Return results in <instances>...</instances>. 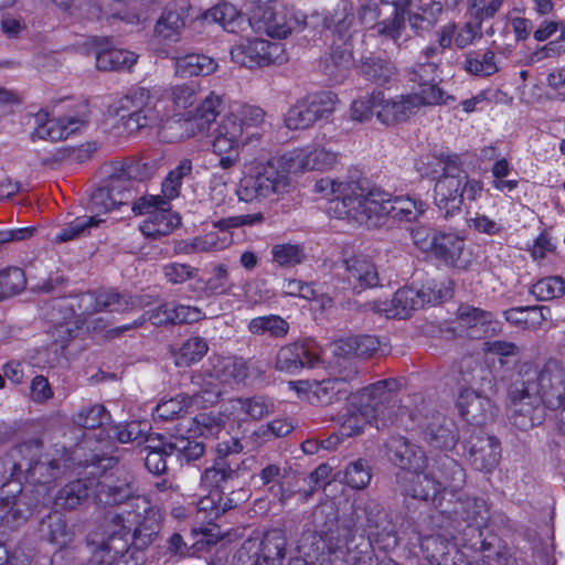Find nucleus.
I'll return each instance as SVG.
<instances>
[{
    "instance_id": "nucleus-1",
    "label": "nucleus",
    "mask_w": 565,
    "mask_h": 565,
    "mask_svg": "<svg viewBox=\"0 0 565 565\" xmlns=\"http://www.w3.org/2000/svg\"><path fill=\"white\" fill-rule=\"evenodd\" d=\"M94 499L97 504L107 507L125 504L120 513L114 515L106 525V539L94 552V561L99 565H143L141 552L148 547L159 532L156 512L143 498L134 495L131 483L105 477L96 484Z\"/></svg>"
},
{
    "instance_id": "nucleus-2",
    "label": "nucleus",
    "mask_w": 565,
    "mask_h": 565,
    "mask_svg": "<svg viewBox=\"0 0 565 565\" xmlns=\"http://www.w3.org/2000/svg\"><path fill=\"white\" fill-rule=\"evenodd\" d=\"M547 408L561 412L565 427V369L557 360L524 371L522 386L510 393L509 418L529 430L544 420Z\"/></svg>"
},
{
    "instance_id": "nucleus-3",
    "label": "nucleus",
    "mask_w": 565,
    "mask_h": 565,
    "mask_svg": "<svg viewBox=\"0 0 565 565\" xmlns=\"http://www.w3.org/2000/svg\"><path fill=\"white\" fill-rule=\"evenodd\" d=\"M266 111L256 105H234L213 131L212 151L218 157V167L230 170L241 160V150L263 138Z\"/></svg>"
},
{
    "instance_id": "nucleus-4",
    "label": "nucleus",
    "mask_w": 565,
    "mask_h": 565,
    "mask_svg": "<svg viewBox=\"0 0 565 565\" xmlns=\"http://www.w3.org/2000/svg\"><path fill=\"white\" fill-rule=\"evenodd\" d=\"M291 174L297 173L285 153L260 164L254 173L244 174L235 193L245 203L275 202L290 191Z\"/></svg>"
},
{
    "instance_id": "nucleus-5",
    "label": "nucleus",
    "mask_w": 565,
    "mask_h": 565,
    "mask_svg": "<svg viewBox=\"0 0 565 565\" xmlns=\"http://www.w3.org/2000/svg\"><path fill=\"white\" fill-rule=\"evenodd\" d=\"M394 380L379 381L363 388L343 416L340 433L351 437L359 435L366 424L377 429L385 427L390 420L388 404L392 401Z\"/></svg>"
},
{
    "instance_id": "nucleus-6",
    "label": "nucleus",
    "mask_w": 565,
    "mask_h": 565,
    "mask_svg": "<svg viewBox=\"0 0 565 565\" xmlns=\"http://www.w3.org/2000/svg\"><path fill=\"white\" fill-rule=\"evenodd\" d=\"M459 164L460 159L457 154L448 156L444 161V174L435 184V204L445 217L459 213L465 198L468 201H477L483 191L482 181L470 178Z\"/></svg>"
},
{
    "instance_id": "nucleus-7",
    "label": "nucleus",
    "mask_w": 565,
    "mask_h": 565,
    "mask_svg": "<svg viewBox=\"0 0 565 565\" xmlns=\"http://www.w3.org/2000/svg\"><path fill=\"white\" fill-rule=\"evenodd\" d=\"M439 480L422 470L403 471L398 481L403 491L414 499L431 501L438 507L441 503V493L449 490L456 492L465 484L466 476L461 466L445 456L439 468Z\"/></svg>"
},
{
    "instance_id": "nucleus-8",
    "label": "nucleus",
    "mask_w": 565,
    "mask_h": 565,
    "mask_svg": "<svg viewBox=\"0 0 565 565\" xmlns=\"http://www.w3.org/2000/svg\"><path fill=\"white\" fill-rule=\"evenodd\" d=\"M364 512L369 542L360 544L355 551H349L345 559L348 565H379L373 547L390 552L397 546L401 540L392 519L379 503L367 502Z\"/></svg>"
},
{
    "instance_id": "nucleus-9",
    "label": "nucleus",
    "mask_w": 565,
    "mask_h": 565,
    "mask_svg": "<svg viewBox=\"0 0 565 565\" xmlns=\"http://www.w3.org/2000/svg\"><path fill=\"white\" fill-rule=\"evenodd\" d=\"M494 379L489 371L479 369L473 374L470 386L459 391L456 406L459 415L469 424L482 426L493 420L497 405Z\"/></svg>"
},
{
    "instance_id": "nucleus-10",
    "label": "nucleus",
    "mask_w": 565,
    "mask_h": 565,
    "mask_svg": "<svg viewBox=\"0 0 565 565\" xmlns=\"http://www.w3.org/2000/svg\"><path fill=\"white\" fill-rule=\"evenodd\" d=\"M358 223L376 224L382 216H390L397 221L412 222L417 220L425 211V203L411 196L392 198L388 193L375 186H366Z\"/></svg>"
},
{
    "instance_id": "nucleus-11",
    "label": "nucleus",
    "mask_w": 565,
    "mask_h": 565,
    "mask_svg": "<svg viewBox=\"0 0 565 565\" xmlns=\"http://www.w3.org/2000/svg\"><path fill=\"white\" fill-rule=\"evenodd\" d=\"M158 100L157 94L152 90L137 87L119 98L109 111L119 117L125 130L131 134L145 127H158L161 124L162 117L157 109Z\"/></svg>"
},
{
    "instance_id": "nucleus-12",
    "label": "nucleus",
    "mask_w": 565,
    "mask_h": 565,
    "mask_svg": "<svg viewBox=\"0 0 565 565\" xmlns=\"http://www.w3.org/2000/svg\"><path fill=\"white\" fill-rule=\"evenodd\" d=\"M322 22L324 29L335 34L341 42L340 44L334 41L335 47L330 56L335 71L332 70L329 74L338 77L354 62L353 41L359 38L360 31L354 23L352 7L345 2L339 4L330 15L324 17Z\"/></svg>"
},
{
    "instance_id": "nucleus-13",
    "label": "nucleus",
    "mask_w": 565,
    "mask_h": 565,
    "mask_svg": "<svg viewBox=\"0 0 565 565\" xmlns=\"http://www.w3.org/2000/svg\"><path fill=\"white\" fill-rule=\"evenodd\" d=\"M366 186L360 182L322 178L315 183V192L329 199L328 213L331 216L358 222L363 217L361 207Z\"/></svg>"
},
{
    "instance_id": "nucleus-14",
    "label": "nucleus",
    "mask_w": 565,
    "mask_h": 565,
    "mask_svg": "<svg viewBox=\"0 0 565 565\" xmlns=\"http://www.w3.org/2000/svg\"><path fill=\"white\" fill-rule=\"evenodd\" d=\"M137 215L149 216L140 225L141 233L147 237H161L170 234L180 224V217L171 212L170 203L160 195L141 196L132 204Z\"/></svg>"
},
{
    "instance_id": "nucleus-15",
    "label": "nucleus",
    "mask_w": 565,
    "mask_h": 565,
    "mask_svg": "<svg viewBox=\"0 0 565 565\" xmlns=\"http://www.w3.org/2000/svg\"><path fill=\"white\" fill-rule=\"evenodd\" d=\"M337 96L332 92H320L297 100L285 115L288 129H307L318 120L329 117L335 109Z\"/></svg>"
},
{
    "instance_id": "nucleus-16",
    "label": "nucleus",
    "mask_w": 565,
    "mask_h": 565,
    "mask_svg": "<svg viewBox=\"0 0 565 565\" xmlns=\"http://www.w3.org/2000/svg\"><path fill=\"white\" fill-rule=\"evenodd\" d=\"M77 301L78 318L86 320V316L99 311L126 312L143 309L151 303L149 296H127L115 291H98L82 295Z\"/></svg>"
},
{
    "instance_id": "nucleus-17",
    "label": "nucleus",
    "mask_w": 565,
    "mask_h": 565,
    "mask_svg": "<svg viewBox=\"0 0 565 565\" xmlns=\"http://www.w3.org/2000/svg\"><path fill=\"white\" fill-rule=\"evenodd\" d=\"M231 60L247 68L280 64L286 61L281 43L268 42L263 39L244 40L231 49Z\"/></svg>"
},
{
    "instance_id": "nucleus-18",
    "label": "nucleus",
    "mask_w": 565,
    "mask_h": 565,
    "mask_svg": "<svg viewBox=\"0 0 565 565\" xmlns=\"http://www.w3.org/2000/svg\"><path fill=\"white\" fill-rule=\"evenodd\" d=\"M417 430L433 448L447 450L455 447L458 434L455 422L435 409H427L416 417Z\"/></svg>"
},
{
    "instance_id": "nucleus-19",
    "label": "nucleus",
    "mask_w": 565,
    "mask_h": 565,
    "mask_svg": "<svg viewBox=\"0 0 565 565\" xmlns=\"http://www.w3.org/2000/svg\"><path fill=\"white\" fill-rule=\"evenodd\" d=\"M205 375L209 377L206 386H203L202 375L193 377L195 385L202 386L201 388H212L215 386L220 390V384L234 385L244 382L248 376V365L241 359L235 356H213L209 360V367L205 370ZM221 393V391H218Z\"/></svg>"
},
{
    "instance_id": "nucleus-20",
    "label": "nucleus",
    "mask_w": 565,
    "mask_h": 565,
    "mask_svg": "<svg viewBox=\"0 0 565 565\" xmlns=\"http://www.w3.org/2000/svg\"><path fill=\"white\" fill-rule=\"evenodd\" d=\"M249 23L257 31L265 32L270 38L285 39L292 31L301 29L305 20L288 10H277L274 7H258L249 18Z\"/></svg>"
},
{
    "instance_id": "nucleus-21",
    "label": "nucleus",
    "mask_w": 565,
    "mask_h": 565,
    "mask_svg": "<svg viewBox=\"0 0 565 565\" xmlns=\"http://www.w3.org/2000/svg\"><path fill=\"white\" fill-rule=\"evenodd\" d=\"M452 297L451 282L434 284L426 289L416 290L414 288H402L397 290L393 297L394 307L397 318L404 319L409 316L413 310L423 307L425 303H436L445 301Z\"/></svg>"
},
{
    "instance_id": "nucleus-22",
    "label": "nucleus",
    "mask_w": 565,
    "mask_h": 565,
    "mask_svg": "<svg viewBox=\"0 0 565 565\" xmlns=\"http://www.w3.org/2000/svg\"><path fill=\"white\" fill-rule=\"evenodd\" d=\"M320 348L313 340L294 342L280 348L275 367L280 372L297 374L302 367H313L319 361Z\"/></svg>"
},
{
    "instance_id": "nucleus-23",
    "label": "nucleus",
    "mask_w": 565,
    "mask_h": 565,
    "mask_svg": "<svg viewBox=\"0 0 565 565\" xmlns=\"http://www.w3.org/2000/svg\"><path fill=\"white\" fill-rule=\"evenodd\" d=\"M294 171H327L333 169L339 161V153L321 143H311L286 153Z\"/></svg>"
},
{
    "instance_id": "nucleus-24",
    "label": "nucleus",
    "mask_w": 565,
    "mask_h": 565,
    "mask_svg": "<svg viewBox=\"0 0 565 565\" xmlns=\"http://www.w3.org/2000/svg\"><path fill=\"white\" fill-rule=\"evenodd\" d=\"M220 396L218 390L213 386L212 388H201L200 392L194 393L192 396L186 394H179L169 399H162L153 412V417L162 420H170L182 413H185L190 407L196 408L205 407L214 404Z\"/></svg>"
},
{
    "instance_id": "nucleus-25",
    "label": "nucleus",
    "mask_w": 565,
    "mask_h": 565,
    "mask_svg": "<svg viewBox=\"0 0 565 565\" xmlns=\"http://www.w3.org/2000/svg\"><path fill=\"white\" fill-rule=\"evenodd\" d=\"M222 97L211 92L196 108L193 117L173 121L182 130L177 138L185 139L205 132L220 114Z\"/></svg>"
},
{
    "instance_id": "nucleus-26",
    "label": "nucleus",
    "mask_w": 565,
    "mask_h": 565,
    "mask_svg": "<svg viewBox=\"0 0 565 565\" xmlns=\"http://www.w3.org/2000/svg\"><path fill=\"white\" fill-rule=\"evenodd\" d=\"M375 116L377 120L386 126L406 121L417 113L411 97L398 95L386 97L382 90H374Z\"/></svg>"
},
{
    "instance_id": "nucleus-27",
    "label": "nucleus",
    "mask_w": 565,
    "mask_h": 565,
    "mask_svg": "<svg viewBox=\"0 0 565 565\" xmlns=\"http://www.w3.org/2000/svg\"><path fill=\"white\" fill-rule=\"evenodd\" d=\"M132 194L131 183H126L119 175L113 178L109 185L99 188L92 194L89 201V210L94 213L92 216L100 217V214L128 203Z\"/></svg>"
},
{
    "instance_id": "nucleus-28",
    "label": "nucleus",
    "mask_w": 565,
    "mask_h": 565,
    "mask_svg": "<svg viewBox=\"0 0 565 565\" xmlns=\"http://www.w3.org/2000/svg\"><path fill=\"white\" fill-rule=\"evenodd\" d=\"M286 546V535L284 531L278 529L267 531L259 542L257 539H249L243 544V548L247 551L258 548L255 565H281Z\"/></svg>"
},
{
    "instance_id": "nucleus-29",
    "label": "nucleus",
    "mask_w": 565,
    "mask_h": 565,
    "mask_svg": "<svg viewBox=\"0 0 565 565\" xmlns=\"http://www.w3.org/2000/svg\"><path fill=\"white\" fill-rule=\"evenodd\" d=\"M342 267L347 284L354 292H361L379 284L377 269L366 256H352L343 260Z\"/></svg>"
},
{
    "instance_id": "nucleus-30",
    "label": "nucleus",
    "mask_w": 565,
    "mask_h": 565,
    "mask_svg": "<svg viewBox=\"0 0 565 565\" xmlns=\"http://www.w3.org/2000/svg\"><path fill=\"white\" fill-rule=\"evenodd\" d=\"M356 367L349 365L340 370L338 376L312 381V395L309 396V401L322 405L332 403L338 395L348 392V384L356 377Z\"/></svg>"
},
{
    "instance_id": "nucleus-31",
    "label": "nucleus",
    "mask_w": 565,
    "mask_h": 565,
    "mask_svg": "<svg viewBox=\"0 0 565 565\" xmlns=\"http://www.w3.org/2000/svg\"><path fill=\"white\" fill-rule=\"evenodd\" d=\"M274 411V403L263 396L231 399L225 405L227 417L235 422L260 419Z\"/></svg>"
},
{
    "instance_id": "nucleus-32",
    "label": "nucleus",
    "mask_w": 565,
    "mask_h": 565,
    "mask_svg": "<svg viewBox=\"0 0 565 565\" xmlns=\"http://www.w3.org/2000/svg\"><path fill=\"white\" fill-rule=\"evenodd\" d=\"M469 452L473 467L480 471H490L500 461V443L493 436L481 435L469 441Z\"/></svg>"
},
{
    "instance_id": "nucleus-33",
    "label": "nucleus",
    "mask_w": 565,
    "mask_h": 565,
    "mask_svg": "<svg viewBox=\"0 0 565 565\" xmlns=\"http://www.w3.org/2000/svg\"><path fill=\"white\" fill-rule=\"evenodd\" d=\"M390 451L391 460L404 471H416L426 467L424 451L403 437L394 438L391 441Z\"/></svg>"
},
{
    "instance_id": "nucleus-34",
    "label": "nucleus",
    "mask_w": 565,
    "mask_h": 565,
    "mask_svg": "<svg viewBox=\"0 0 565 565\" xmlns=\"http://www.w3.org/2000/svg\"><path fill=\"white\" fill-rule=\"evenodd\" d=\"M217 62L203 54L189 53L174 57V73L179 77L206 76L214 73Z\"/></svg>"
},
{
    "instance_id": "nucleus-35",
    "label": "nucleus",
    "mask_w": 565,
    "mask_h": 565,
    "mask_svg": "<svg viewBox=\"0 0 565 565\" xmlns=\"http://www.w3.org/2000/svg\"><path fill=\"white\" fill-rule=\"evenodd\" d=\"M465 248V241L455 233L439 232L436 236V244L431 254L443 260L446 265L460 267L461 254Z\"/></svg>"
},
{
    "instance_id": "nucleus-36",
    "label": "nucleus",
    "mask_w": 565,
    "mask_h": 565,
    "mask_svg": "<svg viewBox=\"0 0 565 565\" xmlns=\"http://www.w3.org/2000/svg\"><path fill=\"white\" fill-rule=\"evenodd\" d=\"M96 67L99 71L129 70L137 62L138 55L131 51L98 46L95 50Z\"/></svg>"
},
{
    "instance_id": "nucleus-37",
    "label": "nucleus",
    "mask_w": 565,
    "mask_h": 565,
    "mask_svg": "<svg viewBox=\"0 0 565 565\" xmlns=\"http://www.w3.org/2000/svg\"><path fill=\"white\" fill-rule=\"evenodd\" d=\"M226 419L231 418L225 408L222 413H200L189 422L188 433L191 437H214L225 427Z\"/></svg>"
},
{
    "instance_id": "nucleus-38",
    "label": "nucleus",
    "mask_w": 565,
    "mask_h": 565,
    "mask_svg": "<svg viewBox=\"0 0 565 565\" xmlns=\"http://www.w3.org/2000/svg\"><path fill=\"white\" fill-rule=\"evenodd\" d=\"M463 70L477 77H489L499 72L495 53L491 50L471 51L465 55Z\"/></svg>"
},
{
    "instance_id": "nucleus-39",
    "label": "nucleus",
    "mask_w": 565,
    "mask_h": 565,
    "mask_svg": "<svg viewBox=\"0 0 565 565\" xmlns=\"http://www.w3.org/2000/svg\"><path fill=\"white\" fill-rule=\"evenodd\" d=\"M33 131L31 139H42L50 141L63 140L64 132L62 131L63 116L60 118L51 119L45 110H39L32 115Z\"/></svg>"
},
{
    "instance_id": "nucleus-40",
    "label": "nucleus",
    "mask_w": 565,
    "mask_h": 565,
    "mask_svg": "<svg viewBox=\"0 0 565 565\" xmlns=\"http://www.w3.org/2000/svg\"><path fill=\"white\" fill-rule=\"evenodd\" d=\"M230 243L231 239L226 234L220 236L217 233L211 232L203 236L180 243L177 246V250L183 254L207 253L224 249Z\"/></svg>"
},
{
    "instance_id": "nucleus-41",
    "label": "nucleus",
    "mask_w": 565,
    "mask_h": 565,
    "mask_svg": "<svg viewBox=\"0 0 565 565\" xmlns=\"http://www.w3.org/2000/svg\"><path fill=\"white\" fill-rule=\"evenodd\" d=\"M184 20L177 10H164L156 23L154 35L166 43H175L180 40Z\"/></svg>"
},
{
    "instance_id": "nucleus-42",
    "label": "nucleus",
    "mask_w": 565,
    "mask_h": 565,
    "mask_svg": "<svg viewBox=\"0 0 565 565\" xmlns=\"http://www.w3.org/2000/svg\"><path fill=\"white\" fill-rule=\"evenodd\" d=\"M418 92L407 94L416 110L424 106H435V105H448L450 102H454L455 98L450 95H447L438 85V82L430 83H418Z\"/></svg>"
},
{
    "instance_id": "nucleus-43",
    "label": "nucleus",
    "mask_w": 565,
    "mask_h": 565,
    "mask_svg": "<svg viewBox=\"0 0 565 565\" xmlns=\"http://www.w3.org/2000/svg\"><path fill=\"white\" fill-rule=\"evenodd\" d=\"M203 20L217 23L227 32H236L244 22L238 10L228 2H222L203 14Z\"/></svg>"
},
{
    "instance_id": "nucleus-44",
    "label": "nucleus",
    "mask_w": 565,
    "mask_h": 565,
    "mask_svg": "<svg viewBox=\"0 0 565 565\" xmlns=\"http://www.w3.org/2000/svg\"><path fill=\"white\" fill-rule=\"evenodd\" d=\"M247 329L255 335L284 338L289 331V323L280 316L268 315L250 319Z\"/></svg>"
},
{
    "instance_id": "nucleus-45",
    "label": "nucleus",
    "mask_w": 565,
    "mask_h": 565,
    "mask_svg": "<svg viewBox=\"0 0 565 565\" xmlns=\"http://www.w3.org/2000/svg\"><path fill=\"white\" fill-rule=\"evenodd\" d=\"M93 482H86L83 480H75L66 484L60 490L58 494L54 499V505L56 509H74L84 501L89 493Z\"/></svg>"
},
{
    "instance_id": "nucleus-46",
    "label": "nucleus",
    "mask_w": 565,
    "mask_h": 565,
    "mask_svg": "<svg viewBox=\"0 0 565 565\" xmlns=\"http://www.w3.org/2000/svg\"><path fill=\"white\" fill-rule=\"evenodd\" d=\"M458 319L461 327L471 330V337H479L488 332V324L491 322L492 315L479 308L460 306Z\"/></svg>"
},
{
    "instance_id": "nucleus-47",
    "label": "nucleus",
    "mask_w": 565,
    "mask_h": 565,
    "mask_svg": "<svg viewBox=\"0 0 565 565\" xmlns=\"http://www.w3.org/2000/svg\"><path fill=\"white\" fill-rule=\"evenodd\" d=\"M236 505L233 499L228 498L221 491H210V493L201 498L198 502V512L203 513L204 518L211 522L221 514L233 509Z\"/></svg>"
},
{
    "instance_id": "nucleus-48",
    "label": "nucleus",
    "mask_w": 565,
    "mask_h": 565,
    "mask_svg": "<svg viewBox=\"0 0 565 565\" xmlns=\"http://www.w3.org/2000/svg\"><path fill=\"white\" fill-rule=\"evenodd\" d=\"M104 220L97 216L77 217L66 224L52 239L53 243H66L87 235L93 227H97Z\"/></svg>"
},
{
    "instance_id": "nucleus-49",
    "label": "nucleus",
    "mask_w": 565,
    "mask_h": 565,
    "mask_svg": "<svg viewBox=\"0 0 565 565\" xmlns=\"http://www.w3.org/2000/svg\"><path fill=\"white\" fill-rule=\"evenodd\" d=\"M461 518L468 523L469 527L480 530L487 525L489 510L484 500L479 498H467L460 503Z\"/></svg>"
},
{
    "instance_id": "nucleus-50",
    "label": "nucleus",
    "mask_w": 565,
    "mask_h": 565,
    "mask_svg": "<svg viewBox=\"0 0 565 565\" xmlns=\"http://www.w3.org/2000/svg\"><path fill=\"white\" fill-rule=\"evenodd\" d=\"M443 7L440 0H431L429 4H425L418 11L409 13L408 23L411 28L416 32L429 31L437 22Z\"/></svg>"
},
{
    "instance_id": "nucleus-51",
    "label": "nucleus",
    "mask_w": 565,
    "mask_h": 565,
    "mask_svg": "<svg viewBox=\"0 0 565 565\" xmlns=\"http://www.w3.org/2000/svg\"><path fill=\"white\" fill-rule=\"evenodd\" d=\"M207 342L200 337L186 340L175 354V364L178 366H190L202 360L207 353Z\"/></svg>"
},
{
    "instance_id": "nucleus-52",
    "label": "nucleus",
    "mask_w": 565,
    "mask_h": 565,
    "mask_svg": "<svg viewBox=\"0 0 565 565\" xmlns=\"http://www.w3.org/2000/svg\"><path fill=\"white\" fill-rule=\"evenodd\" d=\"M201 90L200 84L189 82L172 86L169 89V99L174 110H184L194 105Z\"/></svg>"
},
{
    "instance_id": "nucleus-53",
    "label": "nucleus",
    "mask_w": 565,
    "mask_h": 565,
    "mask_svg": "<svg viewBox=\"0 0 565 565\" xmlns=\"http://www.w3.org/2000/svg\"><path fill=\"white\" fill-rule=\"evenodd\" d=\"M326 543L321 535L315 531H306L301 534L297 550L306 563H313L324 553Z\"/></svg>"
},
{
    "instance_id": "nucleus-54",
    "label": "nucleus",
    "mask_w": 565,
    "mask_h": 565,
    "mask_svg": "<svg viewBox=\"0 0 565 565\" xmlns=\"http://www.w3.org/2000/svg\"><path fill=\"white\" fill-rule=\"evenodd\" d=\"M273 260L280 267H295L306 259V252L299 244H277L271 248Z\"/></svg>"
},
{
    "instance_id": "nucleus-55",
    "label": "nucleus",
    "mask_w": 565,
    "mask_h": 565,
    "mask_svg": "<svg viewBox=\"0 0 565 565\" xmlns=\"http://www.w3.org/2000/svg\"><path fill=\"white\" fill-rule=\"evenodd\" d=\"M231 177L225 172H215L209 181V199L217 207L224 206L232 201L230 191Z\"/></svg>"
},
{
    "instance_id": "nucleus-56",
    "label": "nucleus",
    "mask_w": 565,
    "mask_h": 565,
    "mask_svg": "<svg viewBox=\"0 0 565 565\" xmlns=\"http://www.w3.org/2000/svg\"><path fill=\"white\" fill-rule=\"evenodd\" d=\"M109 417L107 409L103 405L96 404L83 407L74 414L73 422L81 427L94 429L107 423Z\"/></svg>"
},
{
    "instance_id": "nucleus-57",
    "label": "nucleus",
    "mask_w": 565,
    "mask_h": 565,
    "mask_svg": "<svg viewBox=\"0 0 565 565\" xmlns=\"http://www.w3.org/2000/svg\"><path fill=\"white\" fill-rule=\"evenodd\" d=\"M531 294L539 300H550L565 295V279L559 276L543 278L531 287Z\"/></svg>"
},
{
    "instance_id": "nucleus-58",
    "label": "nucleus",
    "mask_w": 565,
    "mask_h": 565,
    "mask_svg": "<svg viewBox=\"0 0 565 565\" xmlns=\"http://www.w3.org/2000/svg\"><path fill=\"white\" fill-rule=\"evenodd\" d=\"M234 476L235 471L224 461L216 462L213 467L205 469L201 476V484L211 491H220L222 484Z\"/></svg>"
},
{
    "instance_id": "nucleus-59",
    "label": "nucleus",
    "mask_w": 565,
    "mask_h": 565,
    "mask_svg": "<svg viewBox=\"0 0 565 565\" xmlns=\"http://www.w3.org/2000/svg\"><path fill=\"white\" fill-rule=\"evenodd\" d=\"M25 286V276L18 267L0 273V300L19 294Z\"/></svg>"
},
{
    "instance_id": "nucleus-60",
    "label": "nucleus",
    "mask_w": 565,
    "mask_h": 565,
    "mask_svg": "<svg viewBox=\"0 0 565 565\" xmlns=\"http://www.w3.org/2000/svg\"><path fill=\"white\" fill-rule=\"evenodd\" d=\"M361 70L369 78L383 83L390 81L395 74L394 65L390 61L380 57L365 58Z\"/></svg>"
},
{
    "instance_id": "nucleus-61",
    "label": "nucleus",
    "mask_w": 565,
    "mask_h": 565,
    "mask_svg": "<svg viewBox=\"0 0 565 565\" xmlns=\"http://www.w3.org/2000/svg\"><path fill=\"white\" fill-rule=\"evenodd\" d=\"M228 268L224 264H217L213 268L212 276L203 281V291L206 296L230 294Z\"/></svg>"
},
{
    "instance_id": "nucleus-62",
    "label": "nucleus",
    "mask_w": 565,
    "mask_h": 565,
    "mask_svg": "<svg viewBox=\"0 0 565 565\" xmlns=\"http://www.w3.org/2000/svg\"><path fill=\"white\" fill-rule=\"evenodd\" d=\"M345 482L353 489H364L372 479L371 468L365 460L351 462L344 472Z\"/></svg>"
},
{
    "instance_id": "nucleus-63",
    "label": "nucleus",
    "mask_w": 565,
    "mask_h": 565,
    "mask_svg": "<svg viewBox=\"0 0 565 565\" xmlns=\"http://www.w3.org/2000/svg\"><path fill=\"white\" fill-rule=\"evenodd\" d=\"M404 17L401 10L393 8L390 17L373 25L376 34L396 42L402 35Z\"/></svg>"
},
{
    "instance_id": "nucleus-64",
    "label": "nucleus",
    "mask_w": 565,
    "mask_h": 565,
    "mask_svg": "<svg viewBox=\"0 0 565 565\" xmlns=\"http://www.w3.org/2000/svg\"><path fill=\"white\" fill-rule=\"evenodd\" d=\"M168 444L169 443L160 441L159 445L147 446L149 451L145 458V466L150 472L159 475L166 471L167 457L173 455V452L169 450Z\"/></svg>"
}]
</instances>
